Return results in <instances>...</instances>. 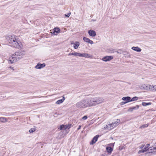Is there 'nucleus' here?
<instances>
[{
    "mask_svg": "<svg viewBox=\"0 0 156 156\" xmlns=\"http://www.w3.org/2000/svg\"><path fill=\"white\" fill-rule=\"evenodd\" d=\"M144 146V145L142 144L139 147V148L142 149Z\"/></svg>",
    "mask_w": 156,
    "mask_h": 156,
    "instance_id": "36",
    "label": "nucleus"
},
{
    "mask_svg": "<svg viewBox=\"0 0 156 156\" xmlns=\"http://www.w3.org/2000/svg\"><path fill=\"white\" fill-rule=\"evenodd\" d=\"M13 61V63H14V62H15V61Z\"/></svg>",
    "mask_w": 156,
    "mask_h": 156,
    "instance_id": "48",
    "label": "nucleus"
},
{
    "mask_svg": "<svg viewBox=\"0 0 156 156\" xmlns=\"http://www.w3.org/2000/svg\"><path fill=\"white\" fill-rule=\"evenodd\" d=\"M8 121L6 118L4 117H0V122H5Z\"/></svg>",
    "mask_w": 156,
    "mask_h": 156,
    "instance_id": "23",
    "label": "nucleus"
},
{
    "mask_svg": "<svg viewBox=\"0 0 156 156\" xmlns=\"http://www.w3.org/2000/svg\"><path fill=\"white\" fill-rule=\"evenodd\" d=\"M82 101L83 104V108L89 107L86 98L83 99Z\"/></svg>",
    "mask_w": 156,
    "mask_h": 156,
    "instance_id": "10",
    "label": "nucleus"
},
{
    "mask_svg": "<svg viewBox=\"0 0 156 156\" xmlns=\"http://www.w3.org/2000/svg\"><path fill=\"white\" fill-rule=\"evenodd\" d=\"M45 66V64L44 63L43 64H41L40 63H38L37 65L35 66V68L36 69H41Z\"/></svg>",
    "mask_w": 156,
    "mask_h": 156,
    "instance_id": "8",
    "label": "nucleus"
},
{
    "mask_svg": "<svg viewBox=\"0 0 156 156\" xmlns=\"http://www.w3.org/2000/svg\"><path fill=\"white\" fill-rule=\"evenodd\" d=\"M150 91H156V85H150Z\"/></svg>",
    "mask_w": 156,
    "mask_h": 156,
    "instance_id": "21",
    "label": "nucleus"
},
{
    "mask_svg": "<svg viewBox=\"0 0 156 156\" xmlns=\"http://www.w3.org/2000/svg\"><path fill=\"white\" fill-rule=\"evenodd\" d=\"M83 103L82 100L78 102L75 105L76 107L79 108H83Z\"/></svg>",
    "mask_w": 156,
    "mask_h": 156,
    "instance_id": "7",
    "label": "nucleus"
},
{
    "mask_svg": "<svg viewBox=\"0 0 156 156\" xmlns=\"http://www.w3.org/2000/svg\"><path fill=\"white\" fill-rule=\"evenodd\" d=\"M156 149V148L154 147H150L148 150L149 151V153H152L155 152Z\"/></svg>",
    "mask_w": 156,
    "mask_h": 156,
    "instance_id": "20",
    "label": "nucleus"
},
{
    "mask_svg": "<svg viewBox=\"0 0 156 156\" xmlns=\"http://www.w3.org/2000/svg\"><path fill=\"white\" fill-rule=\"evenodd\" d=\"M113 128V126L111 124H110L106 125V126L103 128V129H107L108 130H110Z\"/></svg>",
    "mask_w": 156,
    "mask_h": 156,
    "instance_id": "16",
    "label": "nucleus"
},
{
    "mask_svg": "<svg viewBox=\"0 0 156 156\" xmlns=\"http://www.w3.org/2000/svg\"><path fill=\"white\" fill-rule=\"evenodd\" d=\"M89 35L91 37H94L96 35V33L95 31L93 30H90L88 32Z\"/></svg>",
    "mask_w": 156,
    "mask_h": 156,
    "instance_id": "11",
    "label": "nucleus"
},
{
    "mask_svg": "<svg viewBox=\"0 0 156 156\" xmlns=\"http://www.w3.org/2000/svg\"><path fill=\"white\" fill-rule=\"evenodd\" d=\"M148 153H145L146 155H147V154H148Z\"/></svg>",
    "mask_w": 156,
    "mask_h": 156,
    "instance_id": "45",
    "label": "nucleus"
},
{
    "mask_svg": "<svg viewBox=\"0 0 156 156\" xmlns=\"http://www.w3.org/2000/svg\"><path fill=\"white\" fill-rule=\"evenodd\" d=\"M133 110V108L132 107L131 108L128 109V112H132Z\"/></svg>",
    "mask_w": 156,
    "mask_h": 156,
    "instance_id": "35",
    "label": "nucleus"
},
{
    "mask_svg": "<svg viewBox=\"0 0 156 156\" xmlns=\"http://www.w3.org/2000/svg\"><path fill=\"white\" fill-rule=\"evenodd\" d=\"M150 144H147L145 146V147L144 148V149L146 150V151H147L149 149L148 147L150 146Z\"/></svg>",
    "mask_w": 156,
    "mask_h": 156,
    "instance_id": "29",
    "label": "nucleus"
},
{
    "mask_svg": "<svg viewBox=\"0 0 156 156\" xmlns=\"http://www.w3.org/2000/svg\"><path fill=\"white\" fill-rule=\"evenodd\" d=\"M132 49L139 52H140L141 51V49L138 47H133L132 48Z\"/></svg>",
    "mask_w": 156,
    "mask_h": 156,
    "instance_id": "18",
    "label": "nucleus"
},
{
    "mask_svg": "<svg viewBox=\"0 0 156 156\" xmlns=\"http://www.w3.org/2000/svg\"><path fill=\"white\" fill-rule=\"evenodd\" d=\"M122 53L124 55V56L125 57H130V54L126 51H122Z\"/></svg>",
    "mask_w": 156,
    "mask_h": 156,
    "instance_id": "25",
    "label": "nucleus"
},
{
    "mask_svg": "<svg viewBox=\"0 0 156 156\" xmlns=\"http://www.w3.org/2000/svg\"><path fill=\"white\" fill-rule=\"evenodd\" d=\"M128 103V102H126V101H122L121 102V105H123L127 103Z\"/></svg>",
    "mask_w": 156,
    "mask_h": 156,
    "instance_id": "33",
    "label": "nucleus"
},
{
    "mask_svg": "<svg viewBox=\"0 0 156 156\" xmlns=\"http://www.w3.org/2000/svg\"><path fill=\"white\" fill-rule=\"evenodd\" d=\"M113 58L112 56H106L102 58V60L103 61L107 62L109 61Z\"/></svg>",
    "mask_w": 156,
    "mask_h": 156,
    "instance_id": "5",
    "label": "nucleus"
},
{
    "mask_svg": "<svg viewBox=\"0 0 156 156\" xmlns=\"http://www.w3.org/2000/svg\"><path fill=\"white\" fill-rule=\"evenodd\" d=\"M71 125L69 124L68 125H62L60 126V129L65 130L66 129H69L70 128Z\"/></svg>",
    "mask_w": 156,
    "mask_h": 156,
    "instance_id": "9",
    "label": "nucleus"
},
{
    "mask_svg": "<svg viewBox=\"0 0 156 156\" xmlns=\"http://www.w3.org/2000/svg\"><path fill=\"white\" fill-rule=\"evenodd\" d=\"M141 153H142V151H141V150H140L138 152V154H140Z\"/></svg>",
    "mask_w": 156,
    "mask_h": 156,
    "instance_id": "42",
    "label": "nucleus"
},
{
    "mask_svg": "<svg viewBox=\"0 0 156 156\" xmlns=\"http://www.w3.org/2000/svg\"><path fill=\"white\" fill-rule=\"evenodd\" d=\"M52 31H53V32H51V33L54 34V35H56L57 34H55V33H57L60 32V29L58 28H55Z\"/></svg>",
    "mask_w": 156,
    "mask_h": 156,
    "instance_id": "15",
    "label": "nucleus"
},
{
    "mask_svg": "<svg viewBox=\"0 0 156 156\" xmlns=\"http://www.w3.org/2000/svg\"><path fill=\"white\" fill-rule=\"evenodd\" d=\"M150 85L149 84H144L141 86L140 87V89L150 91Z\"/></svg>",
    "mask_w": 156,
    "mask_h": 156,
    "instance_id": "4",
    "label": "nucleus"
},
{
    "mask_svg": "<svg viewBox=\"0 0 156 156\" xmlns=\"http://www.w3.org/2000/svg\"><path fill=\"white\" fill-rule=\"evenodd\" d=\"M106 150L108 153L111 154L113 150V149L110 147H106Z\"/></svg>",
    "mask_w": 156,
    "mask_h": 156,
    "instance_id": "22",
    "label": "nucleus"
},
{
    "mask_svg": "<svg viewBox=\"0 0 156 156\" xmlns=\"http://www.w3.org/2000/svg\"><path fill=\"white\" fill-rule=\"evenodd\" d=\"M73 55L80 57V53L78 52H73Z\"/></svg>",
    "mask_w": 156,
    "mask_h": 156,
    "instance_id": "30",
    "label": "nucleus"
},
{
    "mask_svg": "<svg viewBox=\"0 0 156 156\" xmlns=\"http://www.w3.org/2000/svg\"><path fill=\"white\" fill-rule=\"evenodd\" d=\"M71 44H73V47L75 49H77L80 45L79 42L77 41L75 43L72 42Z\"/></svg>",
    "mask_w": 156,
    "mask_h": 156,
    "instance_id": "17",
    "label": "nucleus"
},
{
    "mask_svg": "<svg viewBox=\"0 0 156 156\" xmlns=\"http://www.w3.org/2000/svg\"><path fill=\"white\" fill-rule=\"evenodd\" d=\"M120 122V119H117L116 121L115 122L112 123H111V124L112 125V126H113L114 128V127L117 126L119 124Z\"/></svg>",
    "mask_w": 156,
    "mask_h": 156,
    "instance_id": "12",
    "label": "nucleus"
},
{
    "mask_svg": "<svg viewBox=\"0 0 156 156\" xmlns=\"http://www.w3.org/2000/svg\"><path fill=\"white\" fill-rule=\"evenodd\" d=\"M151 104V102L146 103L145 102H143L142 104V105L144 106L150 105Z\"/></svg>",
    "mask_w": 156,
    "mask_h": 156,
    "instance_id": "26",
    "label": "nucleus"
},
{
    "mask_svg": "<svg viewBox=\"0 0 156 156\" xmlns=\"http://www.w3.org/2000/svg\"><path fill=\"white\" fill-rule=\"evenodd\" d=\"M36 130V129L34 128H31L29 130V132L30 133H31L35 131Z\"/></svg>",
    "mask_w": 156,
    "mask_h": 156,
    "instance_id": "31",
    "label": "nucleus"
},
{
    "mask_svg": "<svg viewBox=\"0 0 156 156\" xmlns=\"http://www.w3.org/2000/svg\"><path fill=\"white\" fill-rule=\"evenodd\" d=\"M98 136H99L98 135L94 136L91 142H90V144L93 145L97 141Z\"/></svg>",
    "mask_w": 156,
    "mask_h": 156,
    "instance_id": "14",
    "label": "nucleus"
},
{
    "mask_svg": "<svg viewBox=\"0 0 156 156\" xmlns=\"http://www.w3.org/2000/svg\"><path fill=\"white\" fill-rule=\"evenodd\" d=\"M84 57L86 58H92V56L90 54L86 53H80V57Z\"/></svg>",
    "mask_w": 156,
    "mask_h": 156,
    "instance_id": "6",
    "label": "nucleus"
},
{
    "mask_svg": "<svg viewBox=\"0 0 156 156\" xmlns=\"http://www.w3.org/2000/svg\"><path fill=\"white\" fill-rule=\"evenodd\" d=\"M68 55L69 56H70V55H73V52L69 53L68 54Z\"/></svg>",
    "mask_w": 156,
    "mask_h": 156,
    "instance_id": "40",
    "label": "nucleus"
},
{
    "mask_svg": "<svg viewBox=\"0 0 156 156\" xmlns=\"http://www.w3.org/2000/svg\"><path fill=\"white\" fill-rule=\"evenodd\" d=\"M101 156H105V155L104 154H102Z\"/></svg>",
    "mask_w": 156,
    "mask_h": 156,
    "instance_id": "44",
    "label": "nucleus"
},
{
    "mask_svg": "<svg viewBox=\"0 0 156 156\" xmlns=\"http://www.w3.org/2000/svg\"><path fill=\"white\" fill-rule=\"evenodd\" d=\"M24 51L16 52L12 55V58L15 61H18L21 59L25 55Z\"/></svg>",
    "mask_w": 156,
    "mask_h": 156,
    "instance_id": "3",
    "label": "nucleus"
},
{
    "mask_svg": "<svg viewBox=\"0 0 156 156\" xmlns=\"http://www.w3.org/2000/svg\"><path fill=\"white\" fill-rule=\"evenodd\" d=\"M81 125H79V126L78 128L77 129V130H78L80 129L81 128Z\"/></svg>",
    "mask_w": 156,
    "mask_h": 156,
    "instance_id": "41",
    "label": "nucleus"
},
{
    "mask_svg": "<svg viewBox=\"0 0 156 156\" xmlns=\"http://www.w3.org/2000/svg\"><path fill=\"white\" fill-rule=\"evenodd\" d=\"M83 39L85 42L91 44H92L94 43V42L90 40L88 38L84 37H83Z\"/></svg>",
    "mask_w": 156,
    "mask_h": 156,
    "instance_id": "13",
    "label": "nucleus"
},
{
    "mask_svg": "<svg viewBox=\"0 0 156 156\" xmlns=\"http://www.w3.org/2000/svg\"><path fill=\"white\" fill-rule=\"evenodd\" d=\"M71 12L69 13L67 15L66 14H65V16L66 17H69V16L70 15Z\"/></svg>",
    "mask_w": 156,
    "mask_h": 156,
    "instance_id": "34",
    "label": "nucleus"
},
{
    "mask_svg": "<svg viewBox=\"0 0 156 156\" xmlns=\"http://www.w3.org/2000/svg\"><path fill=\"white\" fill-rule=\"evenodd\" d=\"M87 118V116L86 115H85L84 116L83 118H82V119H83V120H86V119Z\"/></svg>",
    "mask_w": 156,
    "mask_h": 156,
    "instance_id": "37",
    "label": "nucleus"
},
{
    "mask_svg": "<svg viewBox=\"0 0 156 156\" xmlns=\"http://www.w3.org/2000/svg\"><path fill=\"white\" fill-rule=\"evenodd\" d=\"M9 68H11V69H12L14 70V69H13V68H12V67H10Z\"/></svg>",
    "mask_w": 156,
    "mask_h": 156,
    "instance_id": "43",
    "label": "nucleus"
},
{
    "mask_svg": "<svg viewBox=\"0 0 156 156\" xmlns=\"http://www.w3.org/2000/svg\"><path fill=\"white\" fill-rule=\"evenodd\" d=\"M89 107L96 106L104 102V99L100 97L86 98Z\"/></svg>",
    "mask_w": 156,
    "mask_h": 156,
    "instance_id": "1",
    "label": "nucleus"
},
{
    "mask_svg": "<svg viewBox=\"0 0 156 156\" xmlns=\"http://www.w3.org/2000/svg\"><path fill=\"white\" fill-rule=\"evenodd\" d=\"M65 99L64 97H63V98L61 100H58L56 102V103L57 104H60L62 103L63 101H64Z\"/></svg>",
    "mask_w": 156,
    "mask_h": 156,
    "instance_id": "24",
    "label": "nucleus"
},
{
    "mask_svg": "<svg viewBox=\"0 0 156 156\" xmlns=\"http://www.w3.org/2000/svg\"><path fill=\"white\" fill-rule=\"evenodd\" d=\"M133 110H137L139 108V106L138 105H136V106L132 107Z\"/></svg>",
    "mask_w": 156,
    "mask_h": 156,
    "instance_id": "32",
    "label": "nucleus"
},
{
    "mask_svg": "<svg viewBox=\"0 0 156 156\" xmlns=\"http://www.w3.org/2000/svg\"><path fill=\"white\" fill-rule=\"evenodd\" d=\"M141 150L142 151V153H144V152L147 151H146V150H145L144 148L143 150Z\"/></svg>",
    "mask_w": 156,
    "mask_h": 156,
    "instance_id": "39",
    "label": "nucleus"
},
{
    "mask_svg": "<svg viewBox=\"0 0 156 156\" xmlns=\"http://www.w3.org/2000/svg\"><path fill=\"white\" fill-rule=\"evenodd\" d=\"M114 143H112L108 145L110 146H111L113 147L114 146Z\"/></svg>",
    "mask_w": 156,
    "mask_h": 156,
    "instance_id": "38",
    "label": "nucleus"
},
{
    "mask_svg": "<svg viewBox=\"0 0 156 156\" xmlns=\"http://www.w3.org/2000/svg\"><path fill=\"white\" fill-rule=\"evenodd\" d=\"M149 125L148 124H145L142 125L140 127V129H143L148 127Z\"/></svg>",
    "mask_w": 156,
    "mask_h": 156,
    "instance_id": "27",
    "label": "nucleus"
},
{
    "mask_svg": "<svg viewBox=\"0 0 156 156\" xmlns=\"http://www.w3.org/2000/svg\"><path fill=\"white\" fill-rule=\"evenodd\" d=\"M131 98L127 96L126 97H123L122 98V100L123 101H126V102H130Z\"/></svg>",
    "mask_w": 156,
    "mask_h": 156,
    "instance_id": "19",
    "label": "nucleus"
},
{
    "mask_svg": "<svg viewBox=\"0 0 156 156\" xmlns=\"http://www.w3.org/2000/svg\"><path fill=\"white\" fill-rule=\"evenodd\" d=\"M8 39V42L11 44V46L16 48L19 47L20 42L17 41L14 35L9 36Z\"/></svg>",
    "mask_w": 156,
    "mask_h": 156,
    "instance_id": "2",
    "label": "nucleus"
},
{
    "mask_svg": "<svg viewBox=\"0 0 156 156\" xmlns=\"http://www.w3.org/2000/svg\"><path fill=\"white\" fill-rule=\"evenodd\" d=\"M13 61V63H14V62H15V61Z\"/></svg>",
    "mask_w": 156,
    "mask_h": 156,
    "instance_id": "47",
    "label": "nucleus"
},
{
    "mask_svg": "<svg viewBox=\"0 0 156 156\" xmlns=\"http://www.w3.org/2000/svg\"><path fill=\"white\" fill-rule=\"evenodd\" d=\"M138 98L137 97H134L130 99V101H133L137 100Z\"/></svg>",
    "mask_w": 156,
    "mask_h": 156,
    "instance_id": "28",
    "label": "nucleus"
},
{
    "mask_svg": "<svg viewBox=\"0 0 156 156\" xmlns=\"http://www.w3.org/2000/svg\"><path fill=\"white\" fill-rule=\"evenodd\" d=\"M117 52L118 53H119V52H118V51H117Z\"/></svg>",
    "mask_w": 156,
    "mask_h": 156,
    "instance_id": "46",
    "label": "nucleus"
}]
</instances>
